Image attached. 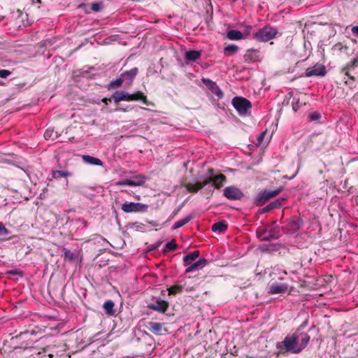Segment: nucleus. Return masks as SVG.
Listing matches in <instances>:
<instances>
[{
  "label": "nucleus",
  "mask_w": 358,
  "mask_h": 358,
  "mask_svg": "<svg viewBox=\"0 0 358 358\" xmlns=\"http://www.w3.org/2000/svg\"><path fill=\"white\" fill-rule=\"evenodd\" d=\"M199 256V252L194 250V252L185 255L183 257L185 264L189 263V261H194Z\"/></svg>",
  "instance_id": "2f4dec72"
},
{
  "label": "nucleus",
  "mask_w": 358,
  "mask_h": 358,
  "mask_svg": "<svg viewBox=\"0 0 358 358\" xmlns=\"http://www.w3.org/2000/svg\"><path fill=\"white\" fill-rule=\"evenodd\" d=\"M257 237L262 241H271L278 239L280 236L279 227L275 225L274 222L268 227H261L257 229Z\"/></svg>",
  "instance_id": "f03ea898"
},
{
  "label": "nucleus",
  "mask_w": 358,
  "mask_h": 358,
  "mask_svg": "<svg viewBox=\"0 0 358 358\" xmlns=\"http://www.w3.org/2000/svg\"><path fill=\"white\" fill-rule=\"evenodd\" d=\"M269 199H267L266 194L264 192H260L255 199V204L258 206L264 205Z\"/></svg>",
  "instance_id": "c756f323"
},
{
  "label": "nucleus",
  "mask_w": 358,
  "mask_h": 358,
  "mask_svg": "<svg viewBox=\"0 0 358 358\" xmlns=\"http://www.w3.org/2000/svg\"><path fill=\"white\" fill-rule=\"evenodd\" d=\"M130 96H131V101L141 100L144 104L147 106H154L152 103L148 101L147 97L140 91L136 93L130 94Z\"/></svg>",
  "instance_id": "a211bd4d"
},
{
  "label": "nucleus",
  "mask_w": 358,
  "mask_h": 358,
  "mask_svg": "<svg viewBox=\"0 0 358 358\" xmlns=\"http://www.w3.org/2000/svg\"><path fill=\"white\" fill-rule=\"evenodd\" d=\"M148 206L141 203L125 202L122 205L121 209L126 213L145 212Z\"/></svg>",
  "instance_id": "39448f33"
},
{
  "label": "nucleus",
  "mask_w": 358,
  "mask_h": 358,
  "mask_svg": "<svg viewBox=\"0 0 358 358\" xmlns=\"http://www.w3.org/2000/svg\"><path fill=\"white\" fill-rule=\"evenodd\" d=\"M132 185H135L133 182H131V179H125L119 180L115 182L116 186H122V185H127V186H132Z\"/></svg>",
  "instance_id": "ea45409f"
},
{
  "label": "nucleus",
  "mask_w": 358,
  "mask_h": 358,
  "mask_svg": "<svg viewBox=\"0 0 358 358\" xmlns=\"http://www.w3.org/2000/svg\"><path fill=\"white\" fill-rule=\"evenodd\" d=\"M260 57V55L258 50L250 49L248 50V60L252 62L258 61Z\"/></svg>",
  "instance_id": "a878e982"
},
{
  "label": "nucleus",
  "mask_w": 358,
  "mask_h": 358,
  "mask_svg": "<svg viewBox=\"0 0 358 358\" xmlns=\"http://www.w3.org/2000/svg\"><path fill=\"white\" fill-rule=\"evenodd\" d=\"M204 181L195 184L187 183L185 185V188L190 192H196L206 186Z\"/></svg>",
  "instance_id": "412c9836"
},
{
  "label": "nucleus",
  "mask_w": 358,
  "mask_h": 358,
  "mask_svg": "<svg viewBox=\"0 0 358 358\" xmlns=\"http://www.w3.org/2000/svg\"><path fill=\"white\" fill-rule=\"evenodd\" d=\"M124 80V79L123 78V77L120 76V78L115 79V80H112L108 87L110 88V89H113V88H115V87H120L122 83H123V81Z\"/></svg>",
  "instance_id": "f704fd0d"
},
{
  "label": "nucleus",
  "mask_w": 358,
  "mask_h": 358,
  "mask_svg": "<svg viewBox=\"0 0 358 358\" xmlns=\"http://www.w3.org/2000/svg\"><path fill=\"white\" fill-rule=\"evenodd\" d=\"M248 358H251V357H248Z\"/></svg>",
  "instance_id": "bf43d9fd"
},
{
  "label": "nucleus",
  "mask_w": 358,
  "mask_h": 358,
  "mask_svg": "<svg viewBox=\"0 0 358 358\" xmlns=\"http://www.w3.org/2000/svg\"><path fill=\"white\" fill-rule=\"evenodd\" d=\"M310 338L308 334L296 331L287 335L282 341L278 342L276 348L281 353L299 354L306 347Z\"/></svg>",
  "instance_id": "f257e3e1"
},
{
  "label": "nucleus",
  "mask_w": 358,
  "mask_h": 358,
  "mask_svg": "<svg viewBox=\"0 0 358 358\" xmlns=\"http://www.w3.org/2000/svg\"><path fill=\"white\" fill-rule=\"evenodd\" d=\"M234 107L241 115L246 114V99L242 97H234L232 100Z\"/></svg>",
  "instance_id": "1a4fd4ad"
},
{
  "label": "nucleus",
  "mask_w": 358,
  "mask_h": 358,
  "mask_svg": "<svg viewBox=\"0 0 358 358\" xmlns=\"http://www.w3.org/2000/svg\"><path fill=\"white\" fill-rule=\"evenodd\" d=\"M110 99L104 98V99H103V100H102V101H103L104 103H107V101H110Z\"/></svg>",
  "instance_id": "5fc2aeb1"
},
{
  "label": "nucleus",
  "mask_w": 358,
  "mask_h": 358,
  "mask_svg": "<svg viewBox=\"0 0 358 358\" xmlns=\"http://www.w3.org/2000/svg\"><path fill=\"white\" fill-rule=\"evenodd\" d=\"M206 259L204 258H201L199 259L197 262H194V264H185V266L187 267L185 269V273H188L194 271H198L203 268L206 265Z\"/></svg>",
  "instance_id": "f8f14e48"
},
{
  "label": "nucleus",
  "mask_w": 358,
  "mask_h": 358,
  "mask_svg": "<svg viewBox=\"0 0 358 358\" xmlns=\"http://www.w3.org/2000/svg\"><path fill=\"white\" fill-rule=\"evenodd\" d=\"M251 108H252V103L250 101L248 100V110Z\"/></svg>",
  "instance_id": "864d4df0"
},
{
  "label": "nucleus",
  "mask_w": 358,
  "mask_h": 358,
  "mask_svg": "<svg viewBox=\"0 0 358 358\" xmlns=\"http://www.w3.org/2000/svg\"><path fill=\"white\" fill-rule=\"evenodd\" d=\"M140 348L145 355H150L155 349L154 340L151 336L145 333L140 339Z\"/></svg>",
  "instance_id": "423d86ee"
},
{
  "label": "nucleus",
  "mask_w": 358,
  "mask_h": 358,
  "mask_svg": "<svg viewBox=\"0 0 358 358\" xmlns=\"http://www.w3.org/2000/svg\"><path fill=\"white\" fill-rule=\"evenodd\" d=\"M282 190V188H278L274 190L264 189L263 192L266 194L267 199H270L278 195Z\"/></svg>",
  "instance_id": "473e14b6"
},
{
  "label": "nucleus",
  "mask_w": 358,
  "mask_h": 358,
  "mask_svg": "<svg viewBox=\"0 0 358 358\" xmlns=\"http://www.w3.org/2000/svg\"><path fill=\"white\" fill-rule=\"evenodd\" d=\"M11 74V71L6 69H0V78H6Z\"/></svg>",
  "instance_id": "49530a36"
},
{
  "label": "nucleus",
  "mask_w": 358,
  "mask_h": 358,
  "mask_svg": "<svg viewBox=\"0 0 358 358\" xmlns=\"http://www.w3.org/2000/svg\"><path fill=\"white\" fill-rule=\"evenodd\" d=\"M301 103H299V100H296V101H293L292 103V109L294 112H296L298 111V110L299 109L300 106H301Z\"/></svg>",
  "instance_id": "de8ad7c7"
},
{
  "label": "nucleus",
  "mask_w": 358,
  "mask_h": 358,
  "mask_svg": "<svg viewBox=\"0 0 358 358\" xmlns=\"http://www.w3.org/2000/svg\"><path fill=\"white\" fill-rule=\"evenodd\" d=\"M90 9L94 12L101 11L104 6V2L103 1H94L89 4Z\"/></svg>",
  "instance_id": "b1692460"
},
{
  "label": "nucleus",
  "mask_w": 358,
  "mask_h": 358,
  "mask_svg": "<svg viewBox=\"0 0 358 358\" xmlns=\"http://www.w3.org/2000/svg\"><path fill=\"white\" fill-rule=\"evenodd\" d=\"M148 307L153 310L164 313L169 308V303L166 301L158 299L155 302L150 303Z\"/></svg>",
  "instance_id": "9d476101"
},
{
  "label": "nucleus",
  "mask_w": 358,
  "mask_h": 358,
  "mask_svg": "<svg viewBox=\"0 0 358 358\" xmlns=\"http://www.w3.org/2000/svg\"><path fill=\"white\" fill-rule=\"evenodd\" d=\"M191 219H192V215H187V217H185L178 220V221H177L174 224L173 229H178V228L182 227L183 225H185L187 222H189Z\"/></svg>",
  "instance_id": "72a5a7b5"
},
{
  "label": "nucleus",
  "mask_w": 358,
  "mask_h": 358,
  "mask_svg": "<svg viewBox=\"0 0 358 358\" xmlns=\"http://www.w3.org/2000/svg\"><path fill=\"white\" fill-rule=\"evenodd\" d=\"M352 34L358 36V26L353 27L352 29Z\"/></svg>",
  "instance_id": "3c124183"
},
{
  "label": "nucleus",
  "mask_w": 358,
  "mask_h": 358,
  "mask_svg": "<svg viewBox=\"0 0 358 358\" xmlns=\"http://www.w3.org/2000/svg\"><path fill=\"white\" fill-rule=\"evenodd\" d=\"M354 68L353 66L350 65V62L348 63L341 70L343 73H345V75L350 78L352 81L355 80V78L353 76H351L349 73V70Z\"/></svg>",
  "instance_id": "58836bf2"
},
{
  "label": "nucleus",
  "mask_w": 358,
  "mask_h": 358,
  "mask_svg": "<svg viewBox=\"0 0 358 358\" xmlns=\"http://www.w3.org/2000/svg\"><path fill=\"white\" fill-rule=\"evenodd\" d=\"M162 323L150 322L148 323V329L155 334L159 335L163 329Z\"/></svg>",
  "instance_id": "aec40b11"
},
{
  "label": "nucleus",
  "mask_w": 358,
  "mask_h": 358,
  "mask_svg": "<svg viewBox=\"0 0 358 358\" xmlns=\"http://www.w3.org/2000/svg\"><path fill=\"white\" fill-rule=\"evenodd\" d=\"M308 117L310 121H317L321 118V115L318 112H313L309 115Z\"/></svg>",
  "instance_id": "37998d69"
},
{
  "label": "nucleus",
  "mask_w": 358,
  "mask_h": 358,
  "mask_svg": "<svg viewBox=\"0 0 358 358\" xmlns=\"http://www.w3.org/2000/svg\"><path fill=\"white\" fill-rule=\"evenodd\" d=\"M288 285L285 283H273L269 287L268 292L271 294H280L287 292Z\"/></svg>",
  "instance_id": "4468645a"
},
{
  "label": "nucleus",
  "mask_w": 358,
  "mask_h": 358,
  "mask_svg": "<svg viewBox=\"0 0 358 358\" xmlns=\"http://www.w3.org/2000/svg\"><path fill=\"white\" fill-rule=\"evenodd\" d=\"M165 247L170 250H173L177 248V245L176 243L175 240H172L166 243Z\"/></svg>",
  "instance_id": "c03bdc74"
},
{
  "label": "nucleus",
  "mask_w": 358,
  "mask_h": 358,
  "mask_svg": "<svg viewBox=\"0 0 358 358\" xmlns=\"http://www.w3.org/2000/svg\"><path fill=\"white\" fill-rule=\"evenodd\" d=\"M83 161L87 164L95 165V166H103V162L99 158L84 155L82 156Z\"/></svg>",
  "instance_id": "f3484780"
},
{
  "label": "nucleus",
  "mask_w": 358,
  "mask_h": 358,
  "mask_svg": "<svg viewBox=\"0 0 358 358\" xmlns=\"http://www.w3.org/2000/svg\"><path fill=\"white\" fill-rule=\"evenodd\" d=\"M134 108L135 107H134H134H131V106H128L127 108H119V109H117V110H119V111L126 112V111L127 110V109H128V108Z\"/></svg>",
  "instance_id": "603ef678"
},
{
  "label": "nucleus",
  "mask_w": 358,
  "mask_h": 358,
  "mask_svg": "<svg viewBox=\"0 0 358 358\" xmlns=\"http://www.w3.org/2000/svg\"><path fill=\"white\" fill-rule=\"evenodd\" d=\"M138 70L137 68H133L129 71H127L121 74V76L123 77L124 80L129 79L131 82L134 79L136 76Z\"/></svg>",
  "instance_id": "5701e85b"
},
{
  "label": "nucleus",
  "mask_w": 358,
  "mask_h": 358,
  "mask_svg": "<svg viewBox=\"0 0 358 358\" xmlns=\"http://www.w3.org/2000/svg\"><path fill=\"white\" fill-rule=\"evenodd\" d=\"M278 33V29L269 25H266L254 34V38L259 41L267 42L274 38Z\"/></svg>",
  "instance_id": "7ed1b4c3"
},
{
  "label": "nucleus",
  "mask_w": 358,
  "mask_h": 358,
  "mask_svg": "<svg viewBox=\"0 0 358 358\" xmlns=\"http://www.w3.org/2000/svg\"><path fill=\"white\" fill-rule=\"evenodd\" d=\"M169 294H175L178 292H181L182 287L179 285L171 286L168 289Z\"/></svg>",
  "instance_id": "a19ab883"
},
{
  "label": "nucleus",
  "mask_w": 358,
  "mask_h": 358,
  "mask_svg": "<svg viewBox=\"0 0 358 358\" xmlns=\"http://www.w3.org/2000/svg\"><path fill=\"white\" fill-rule=\"evenodd\" d=\"M238 50V47L235 45H229L226 46L224 49V53L226 55H230L235 53Z\"/></svg>",
  "instance_id": "4c0bfd02"
},
{
  "label": "nucleus",
  "mask_w": 358,
  "mask_h": 358,
  "mask_svg": "<svg viewBox=\"0 0 358 358\" xmlns=\"http://www.w3.org/2000/svg\"><path fill=\"white\" fill-rule=\"evenodd\" d=\"M254 147V145H248V148L251 150L252 149V148Z\"/></svg>",
  "instance_id": "6e6d98bb"
},
{
  "label": "nucleus",
  "mask_w": 358,
  "mask_h": 358,
  "mask_svg": "<svg viewBox=\"0 0 358 358\" xmlns=\"http://www.w3.org/2000/svg\"><path fill=\"white\" fill-rule=\"evenodd\" d=\"M269 199H267L266 194L264 192H260L255 199V204L258 206L264 205Z\"/></svg>",
  "instance_id": "cd10ccee"
},
{
  "label": "nucleus",
  "mask_w": 358,
  "mask_h": 358,
  "mask_svg": "<svg viewBox=\"0 0 358 358\" xmlns=\"http://www.w3.org/2000/svg\"><path fill=\"white\" fill-rule=\"evenodd\" d=\"M54 131L52 130L47 129L44 133V137L45 139H49L52 137Z\"/></svg>",
  "instance_id": "09e8293b"
},
{
  "label": "nucleus",
  "mask_w": 358,
  "mask_h": 358,
  "mask_svg": "<svg viewBox=\"0 0 358 358\" xmlns=\"http://www.w3.org/2000/svg\"><path fill=\"white\" fill-rule=\"evenodd\" d=\"M207 176L208 178L207 180H204L203 184L206 185V186L212 183L215 188L220 189L227 181L225 176L222 174L214 175V170L213 169L208 170Z\"/></svg>",
  "instance_id": "20e7f679"
},
{
  "label": "nucleus",
  "mask_w": 358,
  "mask_h": 358,
  "mask_svg": "<svg viewBox=\"0 0 358 358\" xmlns=\"http://www.w3.org/2000/svg\"><path fill=\"white\" fill-rule=\"evenodd\" d=\"M71 176V173L69 171H52V176L54 178H58L60 177H69Z\"/></svg>",
  "instance_id": "e433bc0d"
},
{
  "label": "nucleus",
  "mask_w": 358,
  "mask_h": 358,
  "mask_svg": "<svg viewBox=\"0 0 358 358\" xmlns=\"http://www.w3.org/2000/svg\"><path fill=\"white\" fill-rule=\"evenodd\" d=\"M8 230L5 227L2 222H0V236H5L8 235Z\"/></svg>",
  "instance_id": "a18cd8bd"
},
{
  "label": "nucleus",
  "mask_w": 358,
  "mask_h": 358,
  "mask_svg": "<svg viewBox=\"0 0 358 358\" xmlns=\"http://www.w3.org/2000/svg\"><path fill=\"white\" fill-rule=\"evenodd\" d=\"M327 73L325 66L322 64H316L313 67H309L306 71L307 77L324 76Z\"/></svg>",
  "instance_id": "0eeeda50"
},
{
  "label": "nucleus",
  "mask_w": 358,
  "mask_h": 358,
  "mask_svg": "<svg viewBox=\"0 0 358 358\" xmlns=\"http://www.w3.org/2000/svg\"><path fill=\"white\" fill-rule=\"evenodd\" d=\"M103 308L106 315H114V303L111 300H108L103 303Z\"/></svg>",
  "instance_id": "393cba45"
},
{
  "label": "nucleus",
  "mask_w": 358,
  "mask_h": 358,
  "mask_svg": "<svg viewBox=\"0 0 358 358\" xmlns=\"http://www.w3.org/2000/svg\"><path fill=\"white\" fill-rule=\"evenodd\" d=\"M202 81L206 86L208 87L210 90L214 94H215L218 96H221L222 95V92L221 90L219 88V87L217 86V85L215 83L213 82L212 80H210V79H208V78H203Z\"/></svg>",
  "instance_id": "dca6fc26"
},
{
  "label": "nucleus",
  "mask_w": 358,
  "mask_h": 358,
  "mask_svg": "<svg viewBox=\"0 0 358 358\" xmlns=\"http://www.w3.org/2000/svg\"><path fill=\"white\" fill-rule=\"evenodd\" d=\"M303 221L300 217H293L287 224V230L292 233H296L302 226Z\"/></svg>",
  "instance_id": "9b49d317"
},
{
  "label": "nucleus",
  "mask_w": 358,
  "mask_h": 358,
  "mask_svg": "<svg viewBox=\"0 0 358 358\" xmlns=\"http://www.w3.org/2000/svg\"><path fill=\"white\" fill-rule=\"evenodd\" d=\"M138 108L142 109V110H149V109L147 108L138 107Z\"/></svg>",
  "instance_id": "4d7b16f0"
},
{
  "label": "nucleus",
  "mask_w": 358,
  "mask_h": 358,
  "mask_svg": "<svg viewBox=\"0 0 358 358\" xmlns=\"http://www.w3.org/2000/svg\"><path fill=\"white\" fill-rule=\"evenodd\" d=\"M266 135V131H263V132H261L257 136V138H256V141L254 142V143L258 146L259 145L262 144L264 138V136Z\"/></svg>",
  "instance_id": "79ce46f5"
},
{
  "label": "nucleus",
  "mask_w": 358,
  "mask_h": 358,
  "mask_svg": "<svg viewBox=\"0 0 358 358\" xmlns=\"http://www.w3.org/2000/svg\"><path fill=\"white\" fill-rule=\"evenodd\" d=\"M269 199H267L266 194L264 192H260L255 199V204L258 206L264 205Z\"/></svg>",
  "instance_id": "c85d7f7f"
},
{
  "label": "nucleus",
  "mask_w": 358,
  "mask_h": 358,
  "mask_svg": "<svg viewBox=\"0 0 358 358\" xmlns=\"http://www.w3.org/2000/svg\"><path fill=\"white\" fill-rule=\"evenodd\" d=\"M350 65L353 66L354 67L357 66L358 65V58H355L353 60L350 62Z\"/></svg>",
  "instance_id": "8fccbe9b"
},
{
  "label": "nucleus",
  "mask_w": 358,
  "mask_h": 358,
  "mask_svg": "<svg viewBox=\"0 0 358 358\" xmlns=\"http://www.w3.org/2000/svg\"><path fill=\"white\" fill-rule=\"evenodd\" d=\"M201 52L198 50H189L185 52V59L188 62H194L200 59Z\"/></svg>",
  "instance_id": "6ab92c4d"
},
{
  "label": "nucleus",
  "mask_w": 358,
  "mask_h": 358,
  "mask_svg": "<svg viewBox=\"0 0 358 358\" xmlns=\"http://www.w3.org/2000/svg\"><path fill=\"white\" fill-rule=\"evenodd\" d=\"M64 260H70L73 261L78 258V255H76L74 252H71L70 250L64 248Z\"/></svg>",
  "instance_id": "7c9ffc66"
},
{
  "label": "nucleus",
  "mask_w": 358,
  "mask_h": 358,
  "mask_svg": "<svg viewBox=\"0 0 358 358\" xmlns=\"http://www.w3.org/2000/svg\"><path fill=\"white\" fill-rule=\"evenodd\" d=\"M227 37L231 40H238L242 38V34L239 31L231 30L228 31Z\"/></svg>",
  "instance_id": "c9c22d12"
},
{
  "label": "nucleus",
  "mask_w": 358,
  "mask_h": 358,
  "mask_svg": "<svg viewBox=\"0 0 358 358\" xmlns=\"http://www.w3.org/2000/svg\"><path fill=\"white\" fill-rule=\"evenodd\" d=\"M285 201L284 199H278L271 202L270 203H268L267 206L262 208V209L259 210V213L262 214V213H267L272 209L279 208L281 207L282 201Z\"/></svg>",
  "instance_id": "2eb2a0df"
},
{
  "label": "nucleus",
  "mask_w": 358,
  "mask_h": 358,
  "mask_svg": "<svg viewBox=\"0 0 358 358\" xmlns=\"http://www.w3.org/2000/svg\"><path fill=\"white\" fill-rule=\"evenodd\" d=\"M131 96L129 93L122 90H117L113 92L111 96V99H113L115 103H119L122 101H131Z\"/></svg>",
  "instance_id": "ddd939ff"
},
{
  "label": "nucleus",
  "mask_w": 358,
  "mask_h": 358,
  "mask_svg": "<svg viewBox=\"0 0 358 358\" xmlns=\"http://www.w3.org/2000/svg\"><path fill=\"white\" fill-rule=\"evenodd\" d=\"M131 180L135 185H132L134 187L142 186L145 182V177L142 175H138L134 176Z\"/></svg>",
  "instance_id": "bb28decb"
},
{
  "label": "nucleus",
  "mask_w": 358,
  "mask_h": 358,
  "mask_svg": "<svg viewBox=\"0 0 358 358\" xmlns=\"http://www.w3.org/2000/svg\"><path fill=\"white\" fill-rule=\"evenodd\" d=\"M194 261H189V264H194Z\"/></svg>",
  "instance_id": "13d9d810"
},
{
  "label": "nucleus",
  "mask_w": 358,
  "mask_h": 358,
  "mask_svg": "<svg viewBox=\"0 0 358 358\" xmlns=\"http://www.w3.org/2000/svg\"><path fill=\"white\" fill-rule=\"evenodd\" d=\"M227 229L225 221L218 222L213 224L212 231L215 233L224 232Z\"/></svg>",
  "instance_id": "4be33fe9"
},
{
  "label": "nucleus",
  "mask_w": 358,
  "mask_h": 358,
  "mask_svg": "<svg viewBox=\"0 0 358 358\" xmlns=\"http://www.w3.org/2000/svg\"><path fill=\"white\" fill-rule=\"evenodd\" d=\"M224 196L230 200L239 199L243 196V193L234 186H229L223 190Z\"/></svg>",
  "instance_id": "6e6552de"
}]
</instances>
